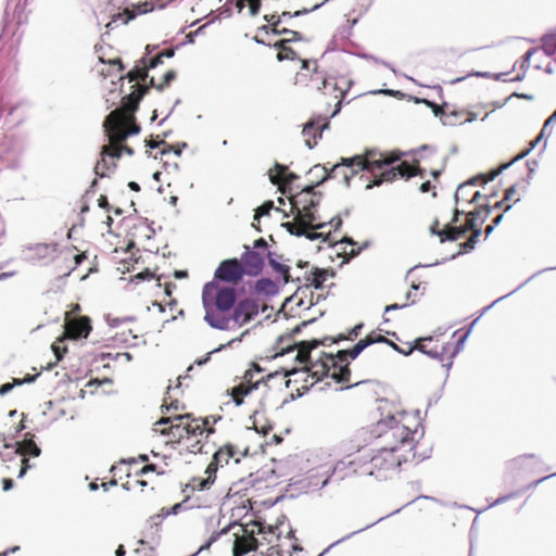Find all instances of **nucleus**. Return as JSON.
Returning <instances> with one entry per match:
<instances>
[{"instance_id":"1","label":"nucleus","mask_w":556,"mask_h":556,"mask_svg":"<svg viewBox=\"0 0 556 556\" xmlns=\"http://www.w3.org/2000/svg\"><path fill=\"white\" fill-rule=\"evenodd\" d=\"M346 167L350 173H343L344 180L349 185L350 179L358 172L366 170L372 176V181L367 188L380 186L382 182H392L397 178L408 179L410 177L424 175L425 168L418 165L409 164L406 161L400 162V154L396 152L382 153L377 150H367L364 154L352 157H341V161L332 165L330 172L326 166L315 165L307 175H314L317 180H311V184L288 195L290 213L294 215L293 220L282 223L291 235L303 236L314 240L320 236L308 229H320L324 224L318 223L317 208L321 199V193L316 192L315 188L330 177H336L340 167Z\"/></svg>"},{"instance_id":"2","label":"nucleus","mask_w":556,"mask_h":556,"mask_svg":"<svg viewBox=\"0 0 556 556\" xmlns=\"http://www.w3.org/2000/svg\"><path fill=\"white\" fill-rule=\"evenodd\" d=\"M245 271L240 260L228 258L219 263L215 269L214 279L202 289L204 320L218 330L240 328L258 315L255 300L244 298L237 302V291L233 286L244 277Z\"/></svg>"},{"instance_id":"3","label":"nucleus","mask_w":556,"mask_h":556,"mask_svg":"<svg viewBox=\"0 0 556 556\" xmlns=\"http://www.w3.org/2000/svg\"><path fill=\"white\" fill-rule=\"evenodd\" d=\"M156 83L151 77L149 85L134 84L131 92L122 98L119 108L113 110L104 119L103 128L109 143L102 147L101 159L94 166L98 176L104 177L117 166V161L124 155H134L131 147L125 143L131 135L140 131V126L136 122L135 112L139 108V102L148 92L150 87L156 89Z\"/></svg>"},{"instance_id":"4","label":"nucleus","mask_w":556,"mask_h":556,"mask_svg":"<svg viewBox=\"0 0 556 556\" xmlns=\"http://www.w3.org/2000/svg\"><path fill=\"white\" fill-rule=\"evenodd\" d=\"M326 344L325 340L302 341L288 348L287 352L295 351V359L303 364L304 369L317 381L331 377L336 382L344 384L345 389L362 383L364 380L352 377L350 361L355 359L367 348L365 341L361 339L352 349L340 350L336 354L317 351L320 345Z\"/></svg>"},{"instance_id":"5","label":"nucleus","mask_w":556,"mask_h":556,"mask_svg":"<svg viewBox=\"0 0 556 556\" xmlns=\"http://www.w3.org/2000/svg\"><path fill=\"white\" fill-rule=\"evenodd\" d=\"M326 344L325 340L302 341L288 348L287 352L295 351V359L303 364L304 369L317 381L331 377L336 382L344 384L345 389L362 383L364 380L352 377L350 361L355 359L367 348L365 341L361 339L352 349L340 350L336 354L317 351L320 345Z\"/></svg>"},{"instance_id":"6","label":"nucleus","mask_w":556,"mask_h":556,"mask_svg":"<svg viewBox=\"0 0 556 556\" xmlns=\"http://www.w3.org/2000/svg\"><path fill=\"white\" fill-rule=\"evenodd\" d=\"M515 186H510L505 190V197L502 201H496L492 203L491 198L494 197V194H486L485 198L488 202L481 205L480 208L469 212L466 216L465 224L459 226L456 225L460 212L457 208H455L450 222L441 223L439 219H434L430 226V231L432 235H435L440 238V242L456 241L466 232L470 231V237L464 243L459 244L462 252L468 253L475 249L478 239L481 235V225L483 224L490 210L502 208L506 201L518 202L519 199H515Z\"/></svg>"},{"instance_id":"7","label":"nucleus","mask_w":556,"mask_h":556,"mask_svg":"<svg viewBox=\"0 0 556 556\" xmlns=\"http://www.w3.org/2000/svg\"><path fill=\"white\" fill-rule=\"evenodd\" d=\"M227 394L231 397L236 406L257 401L258 407L253 409L251 416L253 429L263 435H266L273 430V425L264 418V410L271 394L267 382L263 379L253 381L252 372L247 371L243 379L238 384L227 390Z\"/></svg>"},{"instance_id":"8","label":"nucleus","mask_w":556,"mask_h":556,"mask_svg":"<svg viewBox=\"0 0 556 556\" xmlns=\"http://www.w3.org/2000/svg\"><path fill=\"white\" fill-rule=\"evenodd\" d=\"M219 419L220 416L193 418L189 414L162 417L155 422V431L169 435L173 440H177L178 442L184 439L199 438L203 434L207 438L215 432L213 425Z\"/></svg>"},{"instance_id":"9","label":"nucleus","mask_w":556,"mask_h":556,"mask_svg":"<svg viewBox=\"0 0 556 556\" xmlns=\"http://www.w3.org/2000/svg\"><path fill=\"white\" fill-rule=\"evenodd\" d=\"M422 458L424 456L405 448V444L382 447L365 465V471L378 480H387L399 472L403 463Z\"/></svg>"},{"instance_id":"10","label":"nucleus","mask_w":556,"mask_h":556,"mask_svg":"<svg viewBox=\"0 0 556 556\" xmlns=\"http://www.w3.org/2000/svg\"><path fill=\"white\" fill-rule=\"evenodd\" d=\"M460 343V339L457 341H446L443 336L418 338L415 340L414 344H408L407 350H401V354L407 356L410 355L414 350H418L419 352L442 363L446 362L450 366L452 364V359L458 353Z\"/></svg>"},{"instance_id":"11","label":"nucleus","mask_w":556,"mask_h":556,"mask_svg":"<svg viewBox=\"0 0 556 556\" xmlns=\"http://www.w3.org/2000/svg\"><path fill=\"white\" fill-rule=\"evenodd\" d=\"M390 431L392 437L399 439L396 445H404L412 453H417L418 444H414V435L416 434L420 422L416 415L407 412H399L389 418Z\"/></svg>"},{"instance_id":"12","label":"nucleus","mask_w":556,"mask_h":556,"mask_svg":"<svg viewBox=\"0 0 556 556\" xmlns=\"http://www.w3.org/2000/svg\"><path fill=\"white\" fill-rule=\"evenodd\" d=\"M232 531V535L235 536L233 542V556H244L249 552L255 551L257 548V540L254 534L262 533L263 527L258 522H253L251 525L243 526L241 523H230L227 528H224L220 531L222 533H227Z\"/></svg>"},{"instance_id":"13","label":"nucleus","mask_w":556,"mask_h":556,"mask_svg":"<svg viewBox=\"0 0 556 556\" xmlns=\"http://www.w3.org/2000/svg\"><path fill=\"white\" fill-rule=\"evenodd\" d=\"M327 75L320 71L316 60H302L301 70L295 74L294 85L305 90L314 99L315 94L321 90Z\"/></svg>"},{"instance_id":"14","label":"nucleus","mask_w":556,"mask_h":556,"mask_svg":"<svg viewBox=\"0 0 556 556\" xmlns=\"http://www.w3.org/2000/svg\"><path fill=\"white\" fill-rule=\"evenodd\" d=\"M296 267L299 270L291 281H296L299 288L320 289L327 278L332 276L328 269L318 268L305 261H299Z\"/></svg>"},{"instance_id":"15","label":"nucleus","mask_w":556,"mask_h":556,"mask_svg":"<svg viewBox=\"0 0 556 556\" xmlns=\"http://www.w3.org/2000/svg\"><path fill=\"white\" fill-rule=\"evenodd\" d=\"M250 452V446L245 443H232L227 442L219 446L214 453L210 467H213L214 471L217 472L219 468H224L229 465L231 460L238 464L242 457L247 456Z\"/></svg>"},{"instance_id":"16","label":"nucleus","mask_w":556,"mask_h":556,"mask_svg":"<svg viewBox=\"0 0 556 556\" xmlns=\"http://www.w3.org/2000/svg\"><path fill=\"white\" fill-rule=\"evenodd\" d=\"M510 163L501 165L497 169L491 172L489 175H479L475 178H471L465 184L458 186L455 191V200L456 202H476L481 197L479 191H472V187L477 184H486L490 180H493L504 168H507Z\"/></svg>"},{"instance_id":"17","label":"nucleus","mask_w":556,"mask_h":556,"mask_svg":"<svg viewBox=\"0 0 556 556\" xmlns=\"http://www.w3.org/2000/svg\"><path fill=\"white\" fill-rule=\"evenodd\" d=\"M342 98V90L337 87L332 79L327 78L325 85H321V90L315 94L313 101L326 111L334 106L336 110L331 113V116H333L340 110Z\"/></svg>"},{"instance_id":"18","label":"nucleus","mask_w":556,"mask_h":556,"mask_svg":"<svg viewBox=\"0 0 556 556\" xmlns=\"http://www.w3.org/2000/svg\"><path fill=\"white\" fill-rule=\"evenodd\" d=\"M329 127V117L317 115L312 117L303 127L302 135L305 144L312 149L317 146L323 136V131Z\"/></svg>"},{"instance_id":"19","label":"nucleus","mask_w":556,"mask_h":556,"mask_svg":"<svg viewBox=\"0 0 556 556\" xmlns=\"http://www.w3.org/2000/svg\"><path fill=\"white\" fill-rule=\"evenodd\" d=\"M216 481V472L213 467L207 465L204 476L192 477L182 488V493L186 494V501H190L195 492L210 490Z\"/></svg>"},{"instance_id":"20","label":"nucleus","mask_w":556,"mask_h":556,"mask_svg":"<svg viewBox=\"0 0 556 556\" xmlns=\"http://www.w3.org/2000/svg\"><path fill=\"white\" fill-rule=\"evenodd\" d=\"M245 252L242 254L240 262L247 276H258L264 267L265 257L264 252L253 251L248 245H244Z\"/></svg>"},{"instance_id":"21","label":"nucleus","mask_w":556,"mask_h":556,"mask_svg":"<svg viewBox=\"0 0 556 556\" xmlns=\"http://www.w3.org/2000/svg\"><path fill=\"white\" fill-rule=\"evenodd\" d=\"M269 177L274 185L279 186L283 194H290V185L299 178L296 174L288 172V167L281 164L274 166V169L269 172Z\"/></svg>"},{"instance_id":"22","label":"nucleus","mask_w":556,"mask_h":556,"mask_svg":"<svg viewBox=\"0 0 556 556\" xmlns=\"http://www.w3.org/2000/svg\"><path fill=\"white\" fill-rule=\"evenodd\" d=\"M65 334L70 339L87 338L91 331L89 317L64 320Z\"/></svg>"},{"instance_id":"23","label":"nucleus","mask_w":556,"mask_h":556,"mask_svg":"<svg viewBox=\"0 0 556 556\" xmlns=\"http://www.w3.org/2000/svg\"><path fill=\"white\" fill-rule=\"evenodd\" d=\"M40 448L37 446V444L34 442L33 439H25L21 443H18V447L16 450V453H18L22 458V468L20 470V477H22L26 470L29 468L27 456H34L37 457L40 455Z\"/></svg>"},{"instance_id":"24","label":"nucleus","mask_w":556,"mask_h":556,"mask_svg":"<svg viewBox=\"0 0 556 556\" xmlns=\"http://www.w3.org/2000/svg\"><path fill=\"white\" fill-rule=\"evenodd\" d=\"M267 258L269 265L273 269L282 276L283 281L287 283L293 279V276L290 275V267L288 265L281 264L279 262L280 256L276 253H267Z\"/></svg>"},{"instance_id":"25","label":"nucleus","mask_w":556,"mask_h":556,"mask_svg":"<svg viewBox=\"0 0 556 556\" xmlns=\"http://www.w3.org/2000/svg\"><path fill=\"white\" fill-rule=\"evenodd\" d=\"M148 7H149L148 3H144V4H141V5L137 7L138 11L125 9L123 12L114 14L113 17H112V21L106 25V27H111V25L113 23H116L118 20H122L123 24H127L129 21L135 18V16L138 13H146V12H148L150 10Z\"/></svg>"},{"instance_id":"26","label":"nucleus","mask_w":556,"mask_h":556,"mask_svg":"<svg viewBox=\"0 0 556 556\" xmlns=\"http://www.w3.org/2000/svg\"><path fill=\"white\" fill-rule=\"evenodd\" d=\"M334 245L336 247H340V249L342 250V254L348 260L351 258V257L356 256L362 251V248L358 247L356 249L355 247L357 245V243L355 241H353L351 238H348V237H344V238L340 239L338 242H336Z\"/></svg>"},{"instance_id":"27","label":"nucleus","mask_w":556,"mask_h":556,"mask_svg":"<svg viewBox=\"0 0 556 556\" xmlns=\"http://www.w3.org/2000/svg\"><path fill=\"white\" fill-rule=\"evenodd\" d=\"M292 41L291 39H281L277 41L274 47L278 49L277 59L279 61L283 60H294L296 59V52L288 47V42Z\"/></svg>"},{"instance_id":"28","label":"nucleus","mask_w":556,"mask_h":556,"mask_svg":"<svg viewBox=\"0 0 556 556\" xmlns=\"http://www.w3.org/2000/svg\"><path fill=\"white\" fill-rule=\"evenodd\" d=\"M367 346L374 344V343H387L391 345L395 351L401 353V350L399 349V345L392 341H390L388 338H386L382 334L376 333L375 331H371L368 333L364 339Z\"/></svg>"},{"instance_id":"29","label":"nucleus","mask_w":556,"mask_h":556,"mask_svg":"<svg viewBox=\"0 0 556 556\" xmlns=\"http://www.w3.org/2000/svg\"><path fill=\"white\" fill-rule=\"evenodd\" d=\"M126 78L129 83L135 84L139 83V80L146 81V79L148 78V67H146L144 65L142 67L135 66L131 71H129L126 74Z\"/></svg>"},{"instance_id":"30","label":"nucleus","mask_w":556,"mask_h":556,"mask_svg":"<svg viewBox=\"0 0 556 556\" xmlns=\"http://www.w3.org/2000/svg\"><path fill=\"white\" fill-rule=\"evenodd\" d=\"M363 328V324H358L356 326H354L348 334H339L337 338H331V337H325L323 340H325V342H329L330 344L331 343H337L339 341H342V340H354L358 337L359 334V331L361 329Z\"/></svg>"},{"instance_id":"31","label":"nucleus","mask_w":556,"mask_h":556,"mask_svg":"<svg viewBox=\"0 0 556 556\" xmlns=\"http://www.w3.org/2000/svg\"><path fill=\"white\" fill-rule=\"evenodd\" d=\"M274 208V202L273 201H266L264 202L262 205H260L256 210H255V214H254V222L252 223V226L261 231V228L256 225V222L258 223L260 218L262 216H266V215H269L270 211Z\"/></svg>"},{"instance_id":"32","label":"nucleus","mask_w":556,"mask_h":556,"mask_svg":"<svg viewBox=\"0 0 556 556\" xmlns=\"http://www.w3.org/2000/svg\"><path fill=\"white\" fill-rule=\"evenodd\" d=\"M542 49L547 55H553L556 51V30L542 38Z\"/></svg>"},{"instance_id":"33","label":"nucleus","mask_w":556,"mask_h":556,"mask_svg":"<svg viewBox=\"0 0 556 556\" xmlns=\"http://www.w3.org/2000/svg\"><path fill=\"white\" fill-rule=\"evenodd\" d=\"M269 33H273L275 35H290L291 37L289 39L291 40H301L302 36L299 31L288 29L286 27H281V25H273V27L269 29Z\"/></svg>"},{"instance_id":"34","label":"nucleus","mask_w":556,"mask_h":556,"mask_svg":"<svg viewBox=\"0 0 556 556\" xmlns=\"http://www.w3.org/2000/svg\"><path fill=\"white\" fill-rule=\"evenodd\" d=\"M167 465L164 464V466H160L157 464H148L143 466L138 475H148L149 472H155L156 475H164L166 473V467Z\"/></svg>"},{"instance_id":"35","label":"nucleus","mask_w":556,"mask_h":556,"mask_svg":"<svg viewBox=\"0 0 556 556\" xmlns=\"http://www.w3.org/2000/svg\"><path fill=\"white\" fill-rule=\"evenodd\" d=\"M264 20L268 23L267 25H263L260 29L264 30L265 33H269V29L273 27V25H281V16L277 13L273 14H266L264 15Z\"/></svg>"},{"instance_id":"36","label":"nucleus","mask_w":556,"mask_h":556,"mask_svg":"<svg viewBox=\"0 0 556 556\" xmlns=\"http://www.w3.org/2000/svg\"><path fill=\"white\" fill-rule=\"evenodd\" d=\"M33 380H34V377H28L24 380L14 379L13 382L4 383L0 387V395H4V394L9 393L14 388V386H21L24 381L30 382Z\"/></svg>"},{"instance_id":"37","label":"nucleus","mask_w":556,"mask_h":556,"mask_svg":"<svg viewBox=\"0 0 556 556\" xmlns=\"http://www.w3.org/2000/svg\"><path fill=\"white\" fill-rule=\"evenodd\" d=\"M176 78V72L173 71V70H169L167 71L162 80L160 83H157L156 85V89L157 90H163L164 88L168 87L170 85V83Z\"/></svg>"},{"instance_id":"38","label":"nucleus","mask_w":556,"mask_h":556,"mask_svg":"<svg viewBox=\"0 0 556 556\" xmlns=\"http://www.w3.org/2000/svg\"><path fill=\"white\" fill-rule=\"evenodd\" d=\"M321 4H315L312 9H302V10H296L295 12L291 13L289 11H283L279 16H281V18H291V17H298V16H301V15H304V14H307L316 9H318Z\"/></svg>"},{"instance_id":"39","label":"nucleus","mask_w":556,"mask_h":556,"mask_svg":"<svg viewBox=\"0 0 556 556\" xmlns=\"http://www.w3.org/2000/svg\"><path fill=\"white\" fill-rule=\"evenodd\" d=\"M81 307L78 303H74L70 305V309L65 313L64 320L75 319V318H84L85 316L80 315Z\"/></svg>"},{"instance_id":"40","label":"nucleus","mask_w":556,"mask_h":556,"mask_svg":"<svg viewBox=\"0 0 556 556\" xmlns=\"http://www.w3.org/2000/svg\"><path fill=\"white\" fill-rule=\"evenodd\" d=\"M410 296H412V291H408L406 293V301L404 303H402V304H397V303L390 304V305L386 306L384 312L388 313L390 311H394V309H399V308H403V307L408 306L409 303H414L415 302V300H410Z\"/></svg>"},{"instance_id":"41","label":"nucleus","mask_w":556,"mask_h":556,"mask_svg":"<svg viewBox=\"0 0 556 556\" xmlns=\"http://www.w3.org/2000/svg\"><path fill=\"white\" fill-rule=\"evenodd\" d=\"M253 251L264 252V255H266V256H267V253H270L267 250V242L263 238H260V239L254 241V243H253Z\"/></svg>"},{"instance_id":"42","label":"nucleus","mask_w":556,"mask_h":556,"mask_svg":"<svg viewBox=\"0 0 556 556\" xmlns=\"http://www.w3.org/2000/svg\"><path fill=\"white\" fill-rule=\"evenodd\" d=\"M170 152H173L175 155L179 156L181 153V149L179 148V146H172V144L165 143V148L162 149L161 154L166 155Z\"/></svg>"},{"instance_id":"43","label":"nucleus","mask_w":556,"mask_h":556,"mask_svg":"<svg viewBox=\"0 0 556 556\" xmlns=\"http://www.w3.org/2000/svg\"><path fill=\"white\" fill-rule=\"evenodd\" d=\"M249 8H250V14L252 16H255L258 14L261 9V0H247Z\"/></svg>"},{"instance_id":"44","label":"nucleus","mask_w":556,"mask_h":556,"mask_svg":"<svg viewBox=\"0 0 556 556\" xmlns=\"http://www.w3.org/2000/svg\"><path fill=\"white\" fill-rule=\"evenodd\" d=\"M161 63H163V58H162V55L157 54V55L151 58L149 60L148 64H144V66L148 67V70H149V68L156 67Z\"/></svg>"},{"instance_id":"45","label":"nucleus","mask_w":556,"mask_h":556,"mask_svg":"<svg viewBox=\"0 0 556 556\" xmlns=\"http://www.w3.org/2000/svg\"><path fill=\"white\" fill-rule=\"evenodd\" d=\"M502 218H503V214H498V215H497V216L492 220V224H491V225H489V226H486V228H485V235H486V236H489V235L492 232V230H493L494 226L498 225Z\"/></svg>"},{"instance_id":"46","label":"nucleus","mask_w":556,"mask_h":556,"mask_svg":"<svg viewBox=\"0 0 556 556\" xmlns=\"http://www.w3.org/2000/svg\"><path fill=\"white\" fill-rule=\"evenodd\" d=\"M554 121H556V111L545 121L540 137H542L545 134L546 129L552 123H554Z\"/></svg>"},{"instance_id":"47","label":"nucleus","mask_w":556,"mask_h":556,"mask_svg":"<svg viewBox=\"0 0 556 556\" xmlns=\"http://www.w3.org/2000/svg\"><path fill=\"white\" fill-rule=\"evenodd\" d=\"M73 258H74V266L72 269H75L78 265L81 264L83 261H85L87 258V256L85 253H78V254L74 255Z\"/></svg>"},{"instance_id":"48","label":"nucleus","mask_w":556,"mask_h":556,"mask_svg":"<svg viewBox=\"0 0 556 556\" xmlns=\"http://www.w3.org/2000/svg\"><path fill=\"white\" fill-rule=\"evenodd\" d=\"M98 205L106 211L110 210V204L105 195H100V198L98 199Z\"/></svg>"},{"instance_id":"49","label":"nucleus","mask_w":556,"mask_h":556,"mask_svg":"<svg viewBox=\"0 0 556 556\" xmlns=\"http://www.w3.org/2000/svg\"><path fill=\"white\" fill-rule=\"evenodd\" d=\"M147 277H153V275L149 270L141 271L134 277V280L141 281Z\"/></svg>"},{"instance_id":"50","label":"nucleus","mask_w":556,"mask_h":556,"mask_svg":"<svg viewBox=\"0 0 556 556\" xmlns=\"http://www.w3.org/2000/svg\"><path fill=\"white\" fill-rule=\"evenodd\" d=\"M189 501H186V498L181 502V503H177L175 504L172 508H170V511H167V514H177L178 510L181 508V506L185 504V503H188Z\"/></svg>"},{"instance_id":"51","label":"nucleus","mask_w":556,"mask_h":556,"mask_svg":"<svg viewBox=\"0 0 556 556\" xmlns=\"http://www.w3.org/2000/svg\"><path fill=\"white\" fill-rule=\"evenodd\" d=\"M431 188H432L431 182H430V181H425V182H422V184H421V186H420V191H421L422 193H426V192H429V191L431 190Z\"/></svg>"},{"instance_id":"52","label":"nucleus","mask_w":556,"mask_h":556,"mask_svg":"<svg viewBox=\"0 0 556 556\" xmlns=\"http://www.w3.org/2000/svg\"><path fill=\"white\" fill-rule=\"evenodd\" d=\"M330 225L334 228V229H338L341 225H342V219L340 217H334L330 220Z\"/></svg>"},{"instance_id":"53","label":"nucleus","mask_w":556,"mask_h":556,"mask_svg":"<svg viewBox=\"0 0 556 556\" xmlns=\"http://www.w3.org/2000/svg\"><path fill=\"white\" fill-rule=\"evenodd\" d=\"M110 64L117 65L118 66V72H123L124 71V65H123V62H122L121 59L111 60Z\"/></svg>"},{"instance_id":"54","label":"nucleus","mask_w":556,"mask_h":556,"mask_svg":"<svg viewBox=\"0 0 556 556\" xmlns=\"http://www.w3.org/2000/svg\"><path fill=\"white\" fill-rule=\"evenodd\" d=\"M160 55H162V58H172L174 55V50L173 49H165L163 51H161L159 53Z\"/></svg>"},{"instance_id":"55","label":"nucleus","mask_w":556,"mask_h":556,"mask_svg":"<svg viewBox=\"0 0 556 556\" xmlns=\"http://www.w3.org/2000/svg\"><path fill=\"white\" fill-rule=\"evenodd\" d=\"M428 104L432 108L433 113L435 114V116L440 115L443 112L442 108L439 106L438 104L430 103V102H428Z\"/></svg>"},{"instance_id":"56","label":"nucleus","mask_w":556,"mask_h":556,"mask_svg":"<svg viewBox=\"0 0 556 556\" xmlns=\"http://www.w3.org/2000/svg\"><path fill=\"white\" fill-rule=\"evenodd\" d=\"M13 485V481L11 479L3 480V490L9 491Z\"/></svg>"},{"instance_id":"57","label":"nucleus","mask_w":556,"mask_h":556,"mask_svg":"<svg viewBox=\"0 0 556 556\" xmlns=\"http://www.w3.org/2000/svg\"><path fill=\"white\" fill-rule=\"evenodd\" d=\"M245 3H248L247 0H237L236 7L238 8L239 11H242V9L245 7Z\"/></svg>"},{"instance_id":"58","label":"nucleus","mask_w":556,"mask_h":556,"mask_svg":"<svg viewBox=\"0 0 556 556\" xmlns=\"http://www.w3.org/2000/svg\"><path fill=\"white\" fill-rule=\"evenodd\" d=\"M125 548L123 545H119L117 549L115 551V556H124L125 555Z\"/></svg>"},{"instance_id":"59","label":"nucleus","mask_w":556,"mask_h":556,"mask_svg":"<svg viewBox=\"0 0 556 556\" xmlns=\"http://www.w3.org/2000/svg\"><path fill=\"white\" fill-rule=\"evenodd\" d=\"M128 186H129V188H130L131 190H134V191H139V190H140V186H139L137 182H135V181H130V182L128 184Z\"/></svg>"},{"instance_id":"60","label":"nucleus","mask_w":556,"mask_h":556,"mask_svg":"<svg viewBox=\"0 0 556 556\" xmlns=\"http://www.w3.org/2000/svg\"><path fill=\"white\" fill-rule=\"evenodd\" d=\"M160 144H161V142H155V141H152V140L148 142V146H149L150 148H152V149H154V148L159 147ZM162 144H164V146H165V142H162Z\"/></svg>"},{"instance_id":"61","label":"nucleus","mask_w":556,"mask_h":556,"mask_svg":"<svg viewBox=\"0 0 556 556\" xmlns=\"http://www.w3.org/2000/svg\"><path fill=\"white\" fill-rule=\"evenodd\" d=\"M52 349H53V351H54V353H55V355H56V358H58V359H61V358H62V356H61V354H60V349H59V346H56V345H52Z\"/></svg>"},{"instance_id":"62","label":"nucleus","mask_w":556,"mask_h":556,"mask_svg":"<svg viewBox=\"0 0 556 556\" xmlns=\"http://www.w3.org/2000/svg\"><path fill=\"white\" fill-rule=\"evenodd\" d=\"M116 484V481L115 480H111L109 483H102V488L106 491L109 489V485H115Z\"/></svg>"},{"instance_id":"63","label":"nucleus","mask_w":556,"mask_h":556,"mask_svg":"<svg viewBox=\"0 0 556 556\" xmlns=\"http://www.w3.org/2000/svg\"><path fill=\"white\" fill-rule=\"evenodd\" d=\"M430 174H431L434 178H437V177H439V176H440L441 170H440V169H431V170H430Z\"/></svg>"},{"instance_id":"64","label":"nucleus","mask_w":556,"mask_h":556,"mask_svg":"<svg viewBox=\"0 0 556 556\" xmlns=\"http://www.w3.org/2000/svg\"><path fill=\"white\" fill-rule=\"evenodd\" d=\"M170 287H172V285H170V283H166V286H165V293H166L168 296H170V294H172Z\"/></svg>"}]
</instances>
